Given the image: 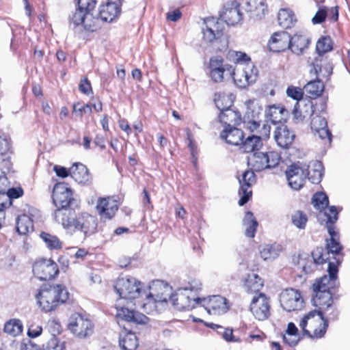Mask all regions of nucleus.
Listing matches in <instances>:
<instances>
[{"mask_svg": "<svg viewBox=\"0 0 350 350\" xmlns=\"http://www.w3.org/2000/svg\"><path fill=\"white\" fill-rule=\"evenodd\" d=\"M327 16V10L325 8H321L318 10V12L315 14V15L312 18V22L313 24H319L325 21Z\"/></svg>", "mask_w": 350, "mask_h": 350, "instance_id": "e2e57ef3", "label": "nucleus"}, {"mask_svg": "<svg viewBox=\"0 0 350 350\" xmlns=\"http://www.w3.org/2000/svg\"><path fill=\"white\" fill-rule=\"evenodd\" d=\"M230 68L228 65L224 64L221 59L212 58L210 60L211 77L216 83L223 81L225 72L231 74Z\"/></svg>", "mask_w": 350, "mask_h": 350, "instance_id": "393cba45", "label": "nucleus"}, {"mask_svg": "<svg viewBox=\"0 0 350 350\" xmlns=\"http://www.w3.org/2000/svg\"><path fill=\"white\" fill-rule=\"evenodd\" d=\"M327 271L329 275L317 279L312 285V303L317 309L318 314L325 316L332 320L338 317V312L334 305L331 289L336 286L338 268L334 262H329Z\"/></svg>", "mask_w": 350, "mask_h": 350, "instance_id": "f03ea898", "label": "nucleus"}, {"mask_svg": "<svg viewBox=\"0 0 350 350\" xmlns=\"http://www.w3.org/2000/svg\"><path fill=\"white\" fill-rule=\"evenodd\" d=\"M286 95L296 100V102H299L303 98L304 92L301 88L295 86H289L286 89Z\"/></svg>", "mask_w": 350, "mask_h": 350, "instance_id": "13d9d810", "label": "nucleus"}, {"mask_svg": "<svg viewBox=\"0 0 350 350\" xmlns=\"http://www.w3.org/2000/svg\"><path fill=\"white\" fill-rule=\"evenodd\" d=\"M23 195V190L21 188H9L6 192L3 193L2 200L0 202V206L5 208L10 207L12 204V199H16Z\"/></svg>", "mask_w": 350, "mask_h": 350, "instance_id": "37998d69", "label": "nucleus"}, {"mask_svg": "<svg viewBox=\"0 0 350 350\" xmlns=\"http://www.w3.org/2000/svg\"><path fill=\"white\" fill-rule=\"evenodd\" d=\"M270 300L264 293L254 296L250 304V311L254 318L258 321H265L269 318L271 312Z\"/></svg>", "mask_w": 350, "mask_h": 350, "instance_id": "ddd939ff", "label": "nucleus"}, {"mask_svg": "<svg viewBox=\"0 0 350 350\" xmlns=\"http://www.w3.org/2000/svg\"><path fill=\"white\" fill-rule=\"evenodd\" d=\"M280 157L277 152H255L248 159V165L256 172L272 168L279 164Z\"/></svg>", "mask_w": 350, "mask_h": 350, "instance_id": "0eeeda50", "label": "nucleus"}, {"mask_svg": "<svg viewBox=\"0 0 350 350\" xmlns=\"http://www.w3.org/2000/svg\"><path fill=\"white\" fill-rule=\"evenodd\" d=\"M314 133L317 134L319 138L325 139L329 143H330L332 141V133L327 129V126L325 128H323L315 131Z\"/></svg>", "mask_w": 350, "mask_h": 350, "instance_id": "338daca9", "label": "nucleus"}, {"mask_svg": "<svg viewBox=\"0 0 350 350\" xmlns=\"http://www.w3.org/2000/svg\"><path fill=\"white\" fill-rule=\"evenodd\" d=\"M274 138L278 145L282 148L288 147L295 139V134L288 126L281 124L274 131Z\"/></svg>", "mask_w": 350, "mask_h": 350, "instance_id": "b1692460", "label": "nucleus"}, {"mask_svg": "<svg viewBox=\"0 0 350 350\" xmlns=\"http://www.w3.org/2000/svg\"><path fill=\"white\" fill-rule=\"evenodd\" d=\"M245 10L251 18L258 21L267 13V5L265 0H249L246 3Z\"/></svg>", "mask_w": 350, "mask_h": 350, "instance_id": "5701e85b", "label": "nucleus"}, {"mask_svg": "<svg viewBox=\"0 0 350 350\" xmlns=\"http://www.w3.org/2000/svg\"><path fill=\"white\" fill-rule=\"evenodd\" d=\"M312 259H308L303 265L302 269L305 273L313 272L318 265H322L327 259V254H323L322 247L316 248L312 253Z\"/></svg>", "mask_w": 350, "mask_h": 350, "instance_id": "a878e982", "label": "nucleus"}, {"mask_svg": "<svg viewBox=\"0 0 350 350\" xmlns=\"http://www.w3.org/2000/svg\"><path fill=\"white\" fill-rule=\"evenodd\" d=\"M234 57L239 65L252 63L250 57L245 53L241 51H236Z\"/></svg>", "mask_w": 350, "mask_h": 350, "instance_id": "69168bd1", "label": "nucleus"}, {"mask_svg": "<svg viewBox=\"0 0 350 350\" xmlns=\"http://www.w3.org/2000/svg\"><path fill=\"white\" fill-rule=\"evenodd\" d=\"M243 224L245 227V234L246 237L253 238L255 236L258 222L251 211L246 212L243 220Z\"/></svg>", "mask_w": 350, "mask_h": 350, "instance_id": "c9c22d12", "label": "nucleus"}, {"mask_svg": "<svg viewBox=\"0 0 350 350\" xmlns=\"http://www.w3.org/2000/svg\"><path fill=\"white\" fill-rule=\"evenodd\" d=\"M120 8L119 5L114 2H109L100 6L98 16L104 22H112L120 14Z\"/></svg>", "mask_w": 350, "mask_h": 350, "instance_id": "bb28decb", "label": "nucleus"}, {"mask_svg": "<svg viewBox=\"0 0 350 350\" xmlns=\"http://www.w3.org/2000/svg\"><path fill=\"white\" fill-rule=\"evenodd\" d=\"M202 31L203 40L213 44L217 42L224 35V25L219 19L208 17L204 20Z\"/></svg>", "mask_w": 350, "mask_h": 350, "instance_id": "1a4fd4ad", "label": "nucleus"}, {"mask_svg": "<svg viewBox=\"0 0 350 350\" xmlns=\"http://www.w3.org/2000/svg\"><path fill=\"white\" fill-rule=\"evenodd\" d=\"M122 301L118 300L116 304V317L118 319L126 322H133L137 324H145L148 322V317L144 314L129 310L128 308L122 306Z\"/></svg>", "mask_w": 350, "mask_h": 350, "instance_id": "f3484780", "label": "nucleus"}, {"mask_svg": "<svg viewBox=\"0 0 350 350\" xmlns=\"http://www.w3.org/2000/svg\"><path fill=\"white\" fill-rule=\"evenodd\" d=\"M68 329L75 336L81 338H86L93 333L92 322L78 313L70 316Z\"/></svg>", "mask_w": 350, "mask_h": 350, "instance_id": "9b49d317", "label": "nucleus"}, {"mask_svg": "<svg viewBox=\"0 0 350 350\" xmlns=\"http://www.w3.org/2000/svg\"><path fill=\"white\" fill-rule=\"evenodd\" d=\"M287 113V111L283 107L271 106L266 111V117L270 122L276 124L284 119Z\"/></svg>", "mask_w": 350, "mask_h": 350, "instance_id": "ea45409f", "label": "nucleus"}, {"mask_svg": "<svg viewBox=\"0 0 350 350\" xmlns=\"http://www.w3.org/2000/svg\"><path fill=\"white\" fill-rule=\"evenodd\" d=\"M96 208L101 219H111L118 211V204L113 198H100L97 200Z\"/></svg>", "mask_w": 350, "mask_h": 350, "instance_id": "a211bd4d", "label": "nucleus"}, {"mask_svg": "<svg viewBox=\"0 0 350 350\" xmlns=\"http://www.w3.org/2000/svg\"><path fill=\"white\" fill-rule=\"evenodd\" d=\"M299 107V102H296L292 112L294 119L297 122H301L306 117L311 116L314 113L313 105L311 102L305 103L304 108L306 109L304 111H302Z\"/></svg>", "mask_w": 350, "mask_h": 350, "instance_id": "79ce46f5", "label": "nucleus"}, {"mask_svg": "<svg viewBox=\"0 0 350 350\" xmlns=\"http://www.w3.org/2000/svg\"><path fill=\"white\" fill-rule=\"evenodd\" d=\"M219 118L221 123L226 125V127L239 125L242 122L240 112L231 107L221 110Z\"/></svg>", "mask_w": 350, "mask_h": 350, "instance_id": "cd10ccee", "label": "nucleus"}, {"mask_svg": "<svg viewBox=\"0 0 350 350\" xmlns=\"http://www.w3.org/2000/svg\"><path fill=\"white\" fill-rule=\"evenodd\" d=\"M332 49V40L329 36L321 37L317 42L316 50L319 53V57H322V55L330 51Z\"/></svg>", "mask_w": 350, "mask_h": 350, "instance_id": "3c124183", "label": "nucleus"}, {"mask_svg": "<svg viewBox=\"0 0 350 350\" xmlns=\"http://www.w3.org/2000/svg\"><path fill=\"white\" fill-rule=\"evenodd\" d=\"M33 273L40 280H49L59 273V269L52 260L42 258L33 263Z\"/></svg>", "mask_w": 350, "mask_h": 350, "instance_id": "9d476101", "label": "nucleus"}, {"mask_svg": "<svg viewBox=\"0 0 350 350\" xmlns=\"http://www.w3.org/2000/svg\"><path fill=\"white\" fill-rule=\"evenodd\" d=\"M327 231L330 236V239L329 241H327V248L328 252H326L325 254H327V256L328 255L329 252L338 254L342 250V245L338 241V234L334 230V228L332 225L327 226Z\"/></svg>", "mask_w": 350, "mask_h": 350, "instance_id": "f704fd0d", "label": "nucleus"}, {"mask_svg": "<svg viewBox=\"0 0 350 350\" xmlns=\"http://www.w3.org/2000/svg\"><path fill=\"white\" fill-rule=\"evenodd\" d=\"M329 320L331 319L318 314L317 310H312L301 319L299 327L308 337L321 338L326 333Z\"/></svg>", "mask_w": 350, "mask_h": 350, "instance_id": "423d86ee", "label": "nucleus"}, {"mask_svg": "<svg viewBox=\"0 0 350 350\" xmlns=\"http://www.w3.org/2000/svg\"><path fill=\"white\" fill-rule=\"evenodd\" d=\"M281 306L287 312L298 310L304 306V299L301 293L293 288L284 290L280 295Z\"/></svg>", "mask_w": 350, "mask_h": 350, "instance_id": "f8f14e48", "label": "nucleus"}, {"mask_svg": "<svg viewBox=\"0 0 350 350\" xmlns=\"http://www.w3.org/2000/svg\"><path fill=\"white\" fill-rule=\"evenodd\" d=\"M23 329L22 322L19 319H13L8 321L4 325V332L13 336L16 337L20 335Z\"/></svg>", "mask_w": 350, "mask_h": 350, "instance_id": "c03bdc74", "label": "nucleus"}, {"mask_svg": "<svg viewBox=\"0 0 350 350\" xmlns=\"http://www.w3.org/2000/svg\"><path fill=\"white\" fill-rule=\"evenodd\" d=\"M290 46L291 35L284 31L274 33L269 42V50L273 52L283 51Z\"/></svg>", "mask_w": 350, "mask_h": 350, "instance_id": "4be33fe9", "label": "nucleus"}, {"mask_svg": "<svg viewBox=\"0 0 350 350\" xmlns=\"http://www.w3.org/2000/svg\"><path fill=\"white\" fill-rule=\"evenodd\" d=\"M305 167L306 164L301 166L298 164H293L286 170V178L292 189L299 190L303 187L306 178Z\"/></svg>", "mask_w": 350, "mask_h": 350, "instance_id": "dca6fc26", "label": "nucleus"}, {"mask_svg": "<svg viewBox=\"0 0 350 350\" xmlns=\"http://www.w3.org/2000/svg\"><path fill=\"white\" fill-rule=\"evenodd\" d=\"M124 330L120 334V346L123 350H135L138 346V342L135 334L131 331H128L123 325Z\"/></svg>", "mask_w": 350, "mask_h": 350, "instance_id": "7c9ffc66", "label": "nucleus"}, {"mask_svg": "<svg viewBox=\"0 0 350 350\" xmlns=\"http://www.w3.org/2000/svg\"><path fill=\"white\" fill-rule=\"evenodd\" d=\"M298 329L293 323L288 324L286 334L284 335V340L290 346H295L299 340L297 335Z\"/></svg>", "mask_w": 350, "mask_h": 350, "instance_id": "09e8293b", "label": "nucleus"}, {"mask_svg": "<svg viewBox=\"0 0 350 350\" xmlns=\"http://www.w3.org/2000/svg\"><path fill=\"white\" fill-rule=\"evenodd\" d=\"M78 7L88 13H91V12L94 9L96 1V0H78Z\"/></svg>", "mask_w": 350, "mask_h": 350, "instance_id": "052dcab7", "label": "nucleus"}, {"mask_svg": "<svg viewBox=\"0 0 350 350\" xmlns=\"http://www.w3.org/2000/svg\"><path fill=\"white\" fill-rule=\"evenodd\" d=\"M327 126L326 119L321 116H315L312 118L310 126L311 129L315 132L321 129L325 128Z\"/></svg>", "mask_w": 350, "mask_h": 350, "instance_id": "4d7b16f0", "label": "nucleus"}, {"mask_svg": "<svg viewBox=\"0 0 350 350\" xmlns=\"http://www.w3.org/2000/svg\"><path fill=\"white\" fill-rule=\"evenodd\" d=\"M40 237L49 250H59L62 247V242L55 235L42 232L40 233Z\"/></svg>", "mask_w": 350, "mask_h": 350, "instance_id": "de8ad7c7", "label": "nucleus"}, {"mask_svg": "<svg viewBox=\"0 0 350 350\" xmlns=\"http://www.w3.org/2000/svg\"><path fill=\"white\" fill-rule=\"evenodd\" d=\"M12 163L8 158L0 157V178L7 177V174L10 172Z\"/></svg>", "mask_w": 350, "mask_h": 350, "instance_id": "bf43d9fd", "label": "nucleus"}, {"mask_svg": "<svg viewBox=\"0 0 350 350\" xmlns=\"http://www.w3.org/2000/svg\"><path fill=\"white\" fill-rule=\"evenodd\" d=\"M219 330L218 334H220L222 338L228 342H237L240 343L241 339L240 337L235 336L233 334V329L229 327H224L222 326L217 325Z\"/></svg>", "mask_w": 350, "mask_h": 350, "instance_id": "8fccbe9b", "label": "nucleus"}, {"mask_svg": "<svg viewBox=\"0 0 350 350\" xmlns=\"http://www.w3.org/2000/svg\"><path fill=\"white\" fill-rule=\"evenodd\" d=\"M115 290L120 296L118 300H126L127 304L133 299L145 296L146 302L142 304V307L147 312L151 311L154 308L155 294L150 293L147 294L145 291H142V283L135 278H118L115 284Z\"/></svg>", "mask_w": 350, "mask_h": 350, "instance_id": "20e7f679", "label": "nucleus"}, {"mask_svg": "<svg viewBox=\"0 0 350 350\" xmlns=\"http://www.w3.org/2000/svg\"><path fill=\"white\" fill-rule=\"evenodd\" d=\"M310 73L312 77L320 79H327L332 75L333 67L332 65L327 60L323 59L322 57H317L310 65Z\"/></svg>", "mask_w": 350, "mask_h": 350, "instance_id": "6ab92c4d", "label": "nucleus"}, {"mask_svg": "<svg viewBox=\"0 0 350 350\" xmlns=\"http://www.w3.org/2000/svg\"><path fill=\"white\" fill-rule=\"evenodd\" d=\"M241 149L245 152H254L261 148L262 143L261 138L258 136L252 135L241 142Z\"/></svg>", "mask_w": 350, "mask_h": 350, "instance_id": "4c0bfd02", "label": "nucleus"}, {"mask_svg": "<svg viewBox=\"0 0 350 350\" xmlns=\"http://www.w3.org/2000/svg\"><path fill=\"white\" fill-rule=\"evenodd\" d=\"M70 175L79 183H87L91 179L88 169L82 163H77L70 168Z\"/></svg>", "mask_w": 350, "mask_h": 350, "instance_id": "473e14b6", "label": "nucleus"}, {"mask_svg": "<svg viewBox=\"0 0 350 350\" xmlns=\"http://www.w3.org/2000/svg\"><path fill=\"white\" fill-rule=\"evenodd\" d=\"M93 19L92 14L88 13L78 7L74 12L69 15V25L72 29L82 25L86 30L94 31L96 29V25Z\"/></svg>", "mask_w": 350, "mask_h": 350, "instance_id": "2eb2a0df", "label": "nucleus"}, {"mask_svg": "<svg viewBox=\"0 0 350 350\" xmlns=\"http://www.w3.org/2000/svg\"><path fill=\"white\" fill-rule=\"evenodd\" d=\"M10 149V139L7 137H0V153L5 154Z\"/></svg>", "mask_w": 350, "mask_h": 350, "instance_id": "774afa93", "label": "nucleus"}, {"mask_svg": "<svg viewBox=\"0 0 350 350\" xmlns=\"http://www.w3.org/2000/svg\"><path fill=\"white\" fill-rule=\"evenodd\" d=\"M304 88L310 96H319L324 90V85L323 81L315 78V79L308 82Z\"/></svg>", "mask_w": 350, "mask_h": 350, "instance_id": "a18cd8bd", "label": "nucleus"}, {"mask_svg": "<svg viewBox=\"0 0 350 350\" xmlns=\"http://www.w3.org/2000/svg\"><path fill=\"white\" fill-rule=\"evenodd\" d=\"M242 122L245 124V127L252 132L256 130L260 126L259 120H250L247 118H242Z\"/></svg>", "mask_w": 350, "mask_h": 350, "instance_id": "0e129e2a", "label": "nucleus"}, {"mask_svg": "<svg viewBox=\"0 0 350 350\" xmlns=\"http://www.w3.org/2000/svg\"><path fill=\"white\" fill-rule=\"evenodd\" d=\"M68 292L64 286H44L36 295L39 308L45 312L55 310L68 299Z\"/></svg>", "mask_w": 350, "mask_h": 350, "instance_id": "39448f33", "label": "nucleus"}, {"mask_svg": "<svg viewBox=\"0 0 350 350\" xmlns=\"http://www.w3.org/2000/svg\"><path fill=\"white\" fill-rule=\"evenodd\" d=\"M257 76L258 70L252 63L238 65L232 72L234 82L241 88H245L254 83Z\"/></svg>", "mask_w": 350, "mask_h": 350, "instance_id": "6e6552de", "label": "nucleus"}, {"mask_svg": "<svg viewBox=\"0 0 350 350\" xmlns=\"http://www.w3.org/2000/svg\"><path fill=\"white\" fill-rule=\"evenodd\" d=\"M247 109L243 118L250 120H259L262 111V107L255 100H250L246 103Z\"/></svg>", "mask_w": 350, "mask_h": 350, "instance_id": "a19ab883", "label": "nucleus"}, {"mask_svg": "<svg viewBox=\"0 0 350 350\" xmlns=\"http://www.w3.org/2000/svg\"><path fill=\"white\" fill-rule=\"evenodd\" d=\"M312 203L317 209L322 211L328 206L329 200L324 193L319 192L314 195Z\"/></svg>", "mask_w": 350, "mask_h": 350, "instance_id": "864d4df0", "label": "nucleus"}, {"mask_svg": "<svg viewBox=\"0 0 350 350\" xmlns=\"http://www.w3.org/2000/svg\"><path fill=\"white\" fill-rule=\"evenodd\" d=\"M278 24L284 29L293 27L297 23L294 12L289 8H282L278 14Z\"/></svg>", "mask_w": 350, "mask_h": 350, "instance_id": "2f4dec72", "label": "nucleus"}, {"mask_svg": "<svg viewBox=\"0 0 350 350\" xmlns=\"http://www.w3.org/2000/svg\"><path fill=\"white\" fill-rule=\"evenodd\" d=\"M72 191L64 183L55 185L53 190V202L57 209L54 217L58 224L69 233L80 232L85 239L94 233L97 223L96 219L87 213L77 215L75 211L69 208L72 200Z\"/></svg>", "mask_w": 350, "mask_h": 350, "instance_id": "f257e3e1", "label": "nucleus"}, {"mask_svg": "<svg viewBox=\"0 0 350 350\" xmlns=\"http://www.w3.org/2000/svg\"><path fill=\"white\" fill-rule=\"evenodd\" d=\"M278 245H266L260 250V256L265 260H271L277 258L280 252Z\"/></svg>", "mask_w": 350, "mask_h": 350, "instance_id": "49530a36", "label": "nucleus"}, {"mask_svg": "<svg viewBox=\"0 0 350 350\" xmlns=\"http://www.w3.org/2000/svg\"><path fill=\"white\" fill-rule=\"evenodd\" d=\"M201 281L196 278H189L184 286L180 287L183 290L191 292V294L198 295L199 291L202 289Z\"/></svg>", "mask_w": 350, "mask_h": 350, "instance_id": "603ef678", "label": "nucleus"}, {"mask_svg": "<svg viewBox=\"0 0 350 350\" xmlns=\"http://www.w3.org/2000/svg\"><path fill=\"white\" fill-rule=\"evenodd\" d=\"M152 291H157L156 302H167L170 299L173 305L179 310H191L198 305L201 306L202 299L197 295L191 294L187 290L179 288L175 294L171 295V288L161 280L154 281L150 286Z\"/></svg>", "mask_w": 350, "mask_h": 350, "instance_id": "7ed1b4c3", "label": "nucleus"}, {"mask_svg": "<svg viewBox=\"0 0 350 350\" xmlns=\"http://www.w3.org/2000/svg\"><path fill=\"white\" fill-rule=\"evenodd\" d=\"M325 215L327 218V226L328 225L334 226L333 224L338 219V211L336 208L334 206H330L328 209V213H325Z\"/></svg>", "mask_w": 350, "mask_h": 350, "instance_id": "680f3d73", "label": "nucleus"}, {"mask_svg": "<svg viewBox=\"0 0 350 350\" xmlns=\"http://www.w3.org/2000/svg\"><path fill=\"white\" fill-rule=\"evenodd\" d=\"M310 43V40L306 35L295 34L291 36V46L289 49L293 53L300 55L306 49Z\"/></svg>", "mask_w": 350, "mask_h": 350, "instance_id": "72a5a7b5", "label": "nucleus"}, {"mask_svg": "<svg viewBox=\"0 0 350 350\" xmlns=\"http://www.w3.org/2000/svg\"><path fill=\"white\" fill-rule=\"evenodd\" d=\"M247 286L252 292H258L263 286V281L257 274L252 273L248 276Z\"/></svg>", "mask_w": 350, "mask_h": 350, "instance_id": "5fc2aeb1", "label": "nucleus"}, {"mask_svg": "<svg viewBox=\"0 0 350 350\" xmlns=\"http://www.w3.org/2000/svg\"><path fill=\"white\" fill-rule=\"evenodd\" d=\"M220 18L228 25H235L243 18L239 4L237 1L227 3L224 5Z\"/></svg>", "mask_w": 350, "mask_h": 350, "instance_id": "aec40b11", "label": "nucleus"}, {"mask_svg": "<svg viewBox=\"0 0 350 350\" xmlns=\"http://www.w3.org/2000/svg\"><path fill=\"white\" fill-rule=\"evenodd\" d=\"M234 96L232 94L216 93L214 101L217 109L221 111L231 107L234 103Z\"/></svg>", "mask_w": 350, "mask_h": 350, "instance_id": "e433bc0d", "label": "nucleus"}, {"mask_svg": "<svg viewBox=\"0 0 350 350\" xmlns=\"http://www.w3.org/2000/svg\"><path fill=\"white\" fill-rule=\"evenodd\" d=\"M201 306L210 314L220 315L225 314L230 309L228 300L220 295H213L201 300Z\"/></svg>", "mask_w": 350, "mask_h": 350, "instance_id": "4468645a", "label": "nucleus"}, {"mask_svg": "<svg viewBox=\"0 0 350 350\" xmlns=\"http://www.w3.org/2000/svg\"><path fill=\"white\" fill-rule=\"evenodd\" d=\"M33 228V221L31 218L23 214L19 215L16 219V230L20 234H26Z\"/></svg>", "mask_w": 350, "mask_h": 350, "instance_id": "58836bf2", "label": "nucleus"}, {"mask_svg": "<svg viewBox=\"0 0 350 350\" xmlns=\"http://www.w3.org/2000/svg\"><path fill=\"white\" fill-rule=\"evenodd\" d=\"M292 223L299 229H304L308 221L306 214L302 211H297L291 216Z\"/></svg>", "mask_w": 350, "mask_h": 350, "instance_id": "6e6d98bb", "label": "nucleus"}, {"mask_svg": "<svg viewBox=\"0 0 350 350\" xmlns=\"http://www.w3.org/2000/svg\"><path fill=\"white\" fill-rule=\"evenodd\" d=\"M220 136L226 143L234 146L240 145L244 137L243 132L234 126L225 127Z\"/></svg>", "mask_w": 350, "mask_h": 350, "instance_id": "c85d7f7f", "label": "nucleus"}, {"mask_svg": "<svg viewBox=\"0 0 350 350\" xmlns=\"http://www.w3.org/2000/svg\"><path fill=\"white\" fill-rule=\"evenodd\" d=\"M323 166L319 161H313L309 165H306L305 172L306 177L313 184H318L321 182L323 176Z\"/></svg>", "mask_w": 350, "mask_h": 350, "instance_id": "c756f323", "label": "nucleus"}, {"mask_svg": "<svg viewBox=\"0 0 350 350\" xmlns=\"http://www.w3.org/2000/svg\"><path fill=\"white\" fill-rule=\"evenodd\" d=\"M255 182V174L253 171L246 170L243 172L241 179H239V194L241 196L239 201L240 206H243L248 202L252 196V191L249 189Z\"/></svg>", "mask_w": 350, "mask_h": 350, "instance_id": "412c9836", "label": "nucleus"}]
</instances>
